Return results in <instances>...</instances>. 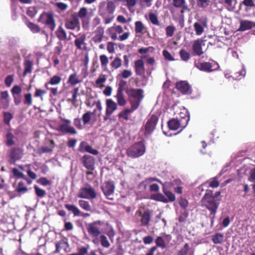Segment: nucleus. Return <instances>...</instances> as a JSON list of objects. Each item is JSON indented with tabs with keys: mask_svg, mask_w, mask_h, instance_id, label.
Wrapping results in <instances>:
<instances>
[{
	"mask_svg": "<svg viewBox=\"0 0 255 255\" xmlns=\"http://www.w3.org/2000/svg\"><path fill=\"white\" fill-rule=\"evenodd\" d=\"M23 149L20 147H11L7 152L8 162L14 164L16 161L19 160L23 157Z\"/></svg>",
	"mask_w": 255,
	"mask_h": 255,
	"instance_id": "obj_1",
	"label": "nucleus"
},
{
	"mask_svg": "<svg viewBox=\"0 0 255 255\" xmlns=\"http://www.w3.org/2000/svg\"><path fill=\"white\" fill-rule=\"evenodd\" d=\"M37 21L46 25L51 31H54L55 28L56 23L52 13L43 12L40 14Z\"/></svg>",
	"mask_w": 255,
	"mask_h": 255,
	"instance_id": "obj_2",
	"label": "nucleus"
},
{
	"mask_svg": "<svg viewBox=\"0 0 255 255\" xmlns=\"http://www.w3.org/2000/svg\"><path fill=\"white\" fill-rule=\"evenodd\" d=\"M61 121L63 122L64 124H61L59 126L57 130L63 133H69L70 134H76L77 132L76 130L73 127L70 126L71 122L70 120L65 119L62 117H59Z\"/></svg>",
	"mask_w": 255,
	"mask_h": 255,
	"instance_id": "obj_3",
	"label": "nucleus"
},
{
	"mask_svg": "<svg viewBox=\"0 0 255 255\" xmlns=\"http://www.w3.org/2000/svg\"><path fill=\"white\" fill-rule=\"evenodd\" d=\"M82 159L84 166L89 170L87 172V178L88 179H91L93 176L92 171L95 169V159L91 155H85L83 156Z\"/></svg>",
	"mask_w": 255,
	"mask_h": 255,
	"instance_id": "obj_4",
	"label": "nucleus"
},
{
	"mask_svg": "<svg viewBox=\"0 0 255 255\" xmlns=\"http://www.w3.org/2000/svg\"><path fill=\"white\" fill-rule=\"evenodd\" d=\"M62 81L61 77L58 75H54L49 80L48 82H46L44 84V87L47 90L50 91V97L55 96L58 94V88H49V85H57L60 83Z\"/></svg>",
	"mask_w": 255,
	"mask_h": 255,
	"instance_id": "obj_5",
	"label": "nucleus"
},
{
	"mask_svg": "<svg viewBox=\"0 0 255 255\" xmlns=\"http://www.w3.org/2000/svg\"><path fill=\"white\" fill-rule=\"evenodd\" d=\"M77 196L80 198L94 199L96 197V192L93 187L89 186L80 188Z\"/></svg>",
	"mask_w": 255,
	"mask_h": 255,
	"instance_id": "obj_6",
	"label": "nucleus"
},
{
	"mask_svg": "<svg viewBox=\"0 0 255 255\" xmlns=\"http://www.w3.org/2000/svg\"><path fill=\"white\" fill-rule=\"evenodd\" d=\"M65 26L68 29L74 30L77 28L79 29V21L76 16H72L71 18L66 20Z\"/></svg>",
	"mask_w": 255,
	"mask_h": 255,
	"instance_id": "obj_7",
	"label": "nucleus"
},
{
	"mask_svg": "<svg viewBox=\"0 0 255 255\" xmlns=\"http://www.w3.org/2000/svg\"><path fill=\"white\" fill-rule=\"evenodd\" d=\"M78 150L81 152H89L96 155V149H93L86 141H82L79 146Z\"/></svg>",
	"mask_w": 255,
	"mask_h": 255,
	"instance_id": "obj_8",
	"label": "nucleus"
},
{
	"mask_svg": "<svg viewBox=\"0 0 255 255\" xmlns=\"http://www.w3.org/2000/svg\"><path fill=\"white\" fill-rule=\"evenodd\" d=\"M24 18L25 19V24L33 33L40 32L41 28L38 25L30 22L25 16H24Z\"/></svg>",
	"mask_w": 255,
	"mask_h": 255,
	"instance_id": "obj_9",
	"label": "nucleus"
},
{
	"mask_svg": "<svg viewBox=\"0 0 255 255\" xmlns=\"http://www.w3.org/2000/svg\"><path fill=\"white\" fill-rule=\"evenodd\" d=\"M50 145L49 147L47 146H41L40 148L38 149L37 153L41 155L45 153L51 152L54 148L55 147V142L53 139L49 140Z\"/></svg>",
	"mask_w": 255,
	"mask_h": 255,
	"instance_id": "obj_10",
	"label": "nucleus"
},
{
	"mask_svg": "<svg viewBox=\"0 0 255 255\" xmlns=\"http://www.w3.org/2000/svg\"><path fill=\"white\" fill-rule=\"evenodd\" d=\"M0 103L3 108H7L9 106V94L7 91H1L0 93Z\"/></svg>",
	"mask_w": 255,
	"mask_h": 255,
	"instance_id": "obj_11",
	"label": "nucleus"
},
{
	"mask_svg": "<svg viewBox=\"0 0 255 255\" xmlns=\"http://www.w3.org/2000/svg\"><path fill=\"white\" fill-rule=\"evenodd\" d=\"M55 34L60 41L67 40V35L65 29L62 26H59L55 31Z\"/></svg>",
	"mask_w": 255,
	"mask_h": 255,
	"instance_id": "obj_12",
	"label": "nucleus"
},
{
	"mask_svg": "<svg viewBox=\"0 0 255 255\" xmlns=\"http://www.w3.org/2000/svg\"><path fill=\"white\" fill-rule=\"evenodd\" d=\"M56 246V251L55 252L59 253L60 250H63L65 252H66L67 250L69 248V244L68 242H65L63 240H60L58 242L56 243L55 244Z\"/></svg>",
	"mask_w": 255,
	"mask_h": 255,
	"instance_id": "obj_13",
	"label": "nucleus"
},
{
	"mask_svg": "<svg viewBox=\"0 0 255 255\" xmlns=\"http://www.w3.org/2000/svg\"><path fill=\"white\" fill-rule=\"evenodd\" d=\"M32 62L29 60L26 59L24 62V70L23 72V75L25 76L27 74L30 73L32 72Z\"/></svg>",
	"mask_w": 255,
	"mask_h": 255,
	"instance_id": "obj_14",
	"label": "nucleus"
},
{
	"mask_svg": "<svg viewBox=\"0 0 255 255\" xmlns=\"http://www.w3.org/2000/svg\"><path fill=\"white\" fill-rule=\"evenodd\" d=\"M82 82L76 73L71 74L68 78V83L71 85H75Z\"/></svg>",
	"mask_w": 255,
	"mask_h": 255,
	"instance_id": "obj_15",
	"label": "nucleus"
},
{
	"mask_svg": "<svg viewBox=\"0 0 255 255\" xmlns=\"http://www.w3.org/2000/svg\"><path fill=\"white\" fill-rule=\"evenodd\" d=\"M65 207L69 211H71L74 216H79L81 215V211L75 205L70 204H65Z\"/></svg>",
	"mask_w": 255,
	"mask_h": 255,
	"instance_id": "obj_16",
	"label": "nucleus"
},
{
	"mask_svg": "<svg viewBox=\"0 0 255 255\" xmlns=\"http://www.w3.org/2000/svg\"><path fill=\"white\" fill-rule=\"evenodd\" d=\"M96 112V109H94L93 112H87L82 116V120L84 125H87L90 123L91 120V115Z\"/></svg>",
	"mask_w": 255,
	"mask_h": 255,
	"instance_id": "obj_17",
	"label": "nucleus"
},
{
	"mask_svg": "<svg viewBox=\"0 0 255 255\" xmlns=\"http://www.w3.org/2000/svg\"><path fill=\"white\" fill-rule=\"evenodd\" d=\"M6 144L8 146H10L15 144V142L14 141V135L10 131H8L6 135Z\"/></svg>",
	"mask_w": 255,
	"mask_h": 255,
	"instance_id": "obj_18",
	"label": "nucleus"
},
{
	"mask_svg": "<svg viewBox=\"0 0 255 255\" xmlns=\"http://www.w3.org/2000/svg\"><path fill=\"white\" fill-rule=\"evenodd\" d=\"M85 39V36L82 35L80 38H77L75 40V44L78 49H82L83 48V45L84 44Z\"/></svg>",
	"mask_w": 255,
	"mask_h": 255,
	"instance_id": "obj_19",
	"label": "nucleus"
},
{
	"mask_svg": "<svg viewBox=\"0 0 255 255\" xmlns=\"http://www.w3.org/2000/svg\"><path fill=\"white\" fill-rule=\"evenodd\" d=\"M28 191L27 187L25 186L24 183L20 181L18 183L15 191L18 193H25Z\"/></svg>",
	"mask_w": 255,
	"mask_h": 255,
	"instance_id": "obj_20",
	"label": "nucleus"
},
{
	"mask_svg": "<svg viewBox=\"0 0 255 255\" xmlns=\"http://www.w3.org/2000/svg\"><path fill=\"white\" fill-rule=\"evenodd\" d=\"M87 230L89 234L96 236V222L89 224L87 226Z\"/></svg>",
	"mask_w": 255,
	"mask_h": 255,
	"instance_id": "obj_21",
	"label": "nucleus"
},
{
	"mask_svg": "<svg viewBox=\"0 0 255 255\" xmlns=\"http://www.w3.org/2000/svg\"><path fill=\"white\" fill-rule=\"evenodd\" d=\"M79 205L80 207L87 211H90L91 210V206L88 201L80 200L79 201Z\"/></svg>",
	"mask_w": 255,
	"mask_h": 255,
	"instance_id": "obj_22",
	"label": "nucleus"
},
{
	"mask_svg": "<svg viewBox=\"0 0 255 255\" xmlns=\"http://www.w3.org/2000/svg\"><path fill=\"white\" fill-rule=\"evenodd\" d=\"M34 189L35 194L37 197L43 198L45 196L46 191L40 188L38 186L35 185L34 186Z\"/></svg>",
	"mask_w": 255,
	"mask_h": 255,
	"instance_id": "obj_23",
	"label": "nucleus"
},
{
	"mask_svg": "<svg viewBox=\"0 0 255 255\" xmlns=\"http://www.w3.org/2000/svg\"><path fill=\"white\" fill-rule=\"evenodd\" d=\"M79 91V88H75L73 91H71L72 94V98L69 99L68 101L71 102L72 104H74L77 102V94Z\"/></svg>",
	"mask_w": 255,
	"mask_h": 255,
	"instance_id": "obj_24",
	"label": "nucleus"
},
{
	"mask_svg": "<svg viewBox=\"0 0 255 255\" xmlns=\"http://www.w3.org/2000/svg\"><path fill=\"white\" fill-rule=\"evenodd\" d=\"M88 249L87 247H82L78 248V252L77 253H73L69 255H87L88 254Z\"/></svg>",
	"mask_w": 255,
	"mask_h": 255,
	"instance_id": "obj_25",
	"label": "nucleus"
},
{
	"mask_svg": "<svg viewBox=\"0 0 255 255\" xmlns=\"http://www.w3.org/2000/svg\"><path fill=\"white\" fill-rule=\"evenodd\" d=\"M22 91L21 88L19 85H14L11 89V92L13 96L19 95Z\"/></svg>",
	"mask_w": 255,
	"mask_h": 255,
	"instance_id": "obj_26",
	"label": "nucleus"
},
{
	"mask_svg": "<svg viewBox=\"0 0 255 255\" xmlns=\"http://www.w3.org/2000/svg\"><path fill=\"white\" fill-rule=\"evenodd\" d=\"M12 119V115L9 112H3V122L6 125L9 124L11 120Z\"/></svg>",
	"mask_w": 255,
	"mask_h": 255,
	"instance_id": "obj_27",
	"label": "nucleus"
},
{
	"mask_svg": "<svg viewBox=\"0 0 255 255\" xmlns=\"http://www.w3.org/2000/svg\"><path fill=\"white\" fill-rule=\"evenodd\" d=\"M14 81V75H9L6 77L4 80V84L6 87H9Z\"/></svg>",
	"mask_w": 255,
	"mask_h": 255,
	"instance_id": "obj_28",
	"label": "nucleus"
},
{
	"mask_svg": "<svg viewBox=\"0 0 255 255\" xmlns=\"http://www.w3.org/2000/svg\"><path fill=\"white\" fill-rule=\"evenodd\" d=\"M24 104H26L28 106L31 105L32 103V98L31 94L30 93L26 94L24 95Z\"/></svg>",
	"mask_w": 255,
	"mask_h": 255,
	"instance_id": "obj_29",
	"label": "nucleus"
},
{
	"mask_svg": "<svg viewBox=\"0 0 255 255\" xmlns=\"http://www.w3.org/2000/svg\"><path fill=\"white\" fill-rule=\"evenodd\" d=\"M37 183L43 186L50 185L51 184L50 181L46 177H41L37 180Z\"/></svg>",
	"mask_w": 255,
	"mask_h": 255,
	"instance_id": "obj_30",
	"label": "nucleus"
},
{
	"mask_svg": "<svg viewBox=\"0 0 255 255\" xmlns=\"http://www.w3.org/2000/svg\"><path fill=\"white\" fill-rule=\"evenodd\" d=\"M12 172L14 177L18 178H24V175L18 169L14 168H13Z\"/></svg>",
	"mask_w": 255,
	"mask_h": 255,
	"instance_id": "obj_31",
	"label": "nucleus"
},
{
	"mask_svg": "<svg viewBox=\"0 0 255 255\" xmlns=\"http://www.w3.org/2000/svg\"><path fill=\"white\" fill-rule=\"evenodd\" d=\"M36 13V11L34 7H29L27 11L26 14L31 18H33Z\"/></svg>",
	"mask_w": 255,
	"mask_h": 255,
	"instance_id": "obj_32",
	"label": "nucleus"
},
{
	"mask_svg": "<svg viewBox=\"0 0 255 255\" xmlns=\"http://www.w3.org/2000/svg\"><path fill=\"white\" fill-rule=\"evenodd\" d=\"M55 5L61 10H65L68 7V5L66 3L61 2L56 3Z\"/></svg>",
	"mask_w": 255,
	"mask_h": 255,
	"instance_id": "obj_33",
	"label": "nucleus"
},
{
	"mask_svg": "<svg viewBox=\"0 0 255 255\" xmlns=\"http://www.w3.org/2000/svg\"><path fill=\"white\" fill-rule=\"evenodd\" d=\"M86 104L89 107H92L96 104V100L93 97L89 98L86 102Z\"/></svg>",
	"mask_w": 255,
	"mask_h": 255,
	"instance_id": "obj_34",
	"label": "nucleus"
},
{
	"mask_svg": "<svg viewBox=\"0 0 255 255\" xmlns=\"http://www.w3.org/2000/svg\"><path fill=\"white\" fill-rule=\"evenodd\" d=\"M74 125L77 128L79 129H81L83 128V126L81 124V120L80 119H75L74 120Z\"/></svg>",
	"mask_w": 255,
	"mask_h": 255,
	"instance_id": "obj_35",
	"label": "nucleus"
},
{
	"mask_svg": "<svg viewBox=\"0 0 255 255\" xmlns=\"http://www.w3.org/2000/svg\"><path fill=\"white\" fill-rule=\"evenodd\" d=\"M87 13V9L85 7L81 8L80 10L78 12V16L81 17L83 18L84 17Z\"/></svg>",
	"mask_w": 255,
	"mask_h": 255,
	"instance_id": "obj_36",
	"label": "nucleus"
},
{
	"mask_svg": "<svg viewBox=\"0 0 255 255\" xmlns=\"http://www.w3.org/2000/svg\"><path fill=\"white\" fill-rule=\"evenodd\" d=\"M45 93H46L45 91L40 89H36L35 94H34V96L36 97H42L43 95L45 94Z\"/></svg>",
	"mask_w": 255,
	"mask_h": 255,
	"instance_id": "obj_37",
	"label": "nucleus"
},
{
	"mask_svg": "<svg viewBox=\"0 0 255 255\" xmlns=\"http://www.w3.org/2000/svg\"><path fill=\"white\" fill-rule=\"evenodd\" d=\"M64 229L66 231H71L73 229V225L70 222H65L64 224Z\"/></svg>",
	"mask_w": 255,
	"mask_h": 255,
	"instance_id": "obj_38",
	"label": "nucleus"
},
{
	"mask_svg": "<svg viewBox=\"0 0 255 255\" xmlns=\"http://www.w3.org/2000/svg\"><path fill=\"white\" fill-rule=\"evenodd\" d=\"M77 142V140L76 139H71L68 140L67 142V146L69 147L73 148L75 146Z\"/></svg>",
	"mask_w": 255,
	"mask_h": 255,
	"instance_id": "obj_39",
	"label": "nucleus"
},
{
	"mask_svg": "<svg viewBox=\"0 0 255 255\" xmlns=\"http://www.w3.org/2000/svg\"><path fill=\"white\" fill-rule=\"evenodd\" d=\"M62 46L61 44H60V46H56L54 48V54L58 55H60V54L61 53V52H62Z\"/></svg>",
	"mask_w": 255,
	"mask_h": 255,
	"instance_id": "obj_40",
	"label": "nucleus"
},
{
	"mask_svg": "<svg viewBox=\"0 0 255 255\" xmlns=\"http://www.w3.org/2000/svg\"><path fill=\"white\" fill-rule=\"evenodd\" d=\"M27 175L28 176L32 179L33 180H35L37 178V175L34 172H33L32 171H31L30 169H28L27 171Z\"/></svg>",
	"mask_w": 255,
	"mask_h": 255,
	"instance_id": "obj_41",
	"label": "nucleus"
},
{
	"mask_svg": "<svg viewBox=\"0 0 255 255\" xmlns=\"http://www.w3.org/2000/svg\"><path fill=\"white\" fill-rule=\"evenodd\" d=\"M13 97L14 102L15 105H18L21 102V100H20V98H18L16 97L15 96H14Z\"/></svg>",
	"mask_w": 255,
	"mask_h": 255,
	"instance_id": "obj_42",
	"label": "nucleus"
},
{
	"mask_svg": "<svg viewBox=\"0 0 255 255\" xmlns=\"http://www.w3.org/2000/svg\"><path fill=\"white\" fill-rule=\"evenodd\" d=\"M58 214L61 217H65L66 215V212L63 210H59L58 212Z\"/></svg>",
	"mask_w": 255,
	"mask_h": 255,
	"instance_id": "obj_43",
	"label": "nucleus"
},
{
	"mask_svg": "<svg viewBox=\"0 0 255 255\" xmlns=\"http://www.w3.org/2000/svg\"><path fill=\"white\" fill-rule=\"evenodd\" d=\"M21 3L24 4H30L32 2L31 0H18Z\"/></svg>",
	"mask_w": 255,
	"mask_h": 255,
	"instance_id": "obj_44",
	"label": "nucleus"
},
{
	"mask_svg": "<svg viewBox=\"0 0 255 255\" xmlns=\"http://www.w3.org/2000/svg\"><path fill=\"white\" fill-rule=\"evenodd\" d=\"M53 62H54V66H56L57 65H58L59 64L60 62H59V59L57 58H56L53 60Z\"/></svg>",
	"mask_w": 255,
	"mask_h": 255,
	"instance_id": "obj_45",
	"label": "nucleus"
},
{
	"mask_svg": "<svg viewBox=\"0 0 255 255\" xmlns=\"http://www.w3.org/2000/svg\"><path fill=\"white\" fill-rule=\"evenodd\" d=\"M80 216H82L84 218H86L87 217L90 216V214L89 213H83L81 212Z\"/></svg>",
	"mask_w": 255,
	"mask_h": 255,
	"instance_id": "obj_46",
	"label": "nucleus"
},
{
	"mask_svg": "<svg viewBox=\"0 0 255 255\" xmlns=\"http://www.w3.org/2000/svg\"><path fill=\"white\" fill-rule=\"evenodd\" d=\"M23 179H25L28 184H31V181L28 178H26L25 176H24V178H23Z\"/></svg>",
	"mask_w": 255,
	"mask_h": 255,
	"instance_id": "obj_47",
	"label": "nucleus"
},
{
	"mask_svg": "<svg viewBox=\"0 0 255 255\" xmlns=\"http://www.w3.org/2000/svg\"><path fill=\"white\" fill-rule=\"evenodd\" d=\"M95 0H85V2L88 3H91L94 2Z\"/></svg>",
	"mask_w": 255,
	"mask_h": 255,
	"instance_id": "obj_48",
	"label": "nucleus"
},
{
	"mask_svg": "<svg viewBox=\"0 0 255 255\" xmlns=\"http://www.w3.org/2000/svg\"><path fill=\"white\" fill-rule=\"evenodd\" d=\"M40 33H41V34H46V33L45 31V30H41V31Z\"/></svg>",
	"mask_w": 255,
	"mask_h": 255,
	"instance_id": "obj_49",
	"label": "nucleus"
},
{
	"mask_svg": "<svg viewBox=\"0 0 255 255\" xmlns=\"http://www.w3.org/2000/svg\"><path fill=\"white\" fill-rule=\"evenodd\" d=\"M89 255H96V253H95V251H92L91 252V253Z\"/></svg>",
	"mask_w": 255,
	"mask_h": 255,
	"instance_id": "obj_50",
	"label": "nucleus"
},
{
	"mask_svg": "<svg viewBox=\"0 0 255 255\" xmlns=\"http://www.w3.org/2000/svg\"><path fill=\"white\" fill-rule=\"evenodd\" d=\"M4 188V185L2 184H0V190Z\"/></svg>",
	"mask_w": 255,
	"mask_h": 255,
	"instance_id": "obj_51",
	"label": "nucleus"
},
{
	"mask_svg": "<svg viewBox=\"0 0 255 255\" xmlns=\"http://www.w3.org/2000/svg\"><path fill=\"white\" fill-rule=\"evenodd\" d=\"M35 255H42L40 253H36Z\"/></svg>",
	"mask_w": 255,
	"mask_h": 255,
	"instance_id": "obj_52",
	"label": "nucleus"
},
{
	"mask_svg": "<svg viewBox=\"0 0 255 255\" xmlns=\"http://www.w3.org/2000/svg\"><path fill=\"white\" fill-rule=\"evenodd\" d=\"M95 37H93V40L96 41Z\"/></svg>",
	"mask_w": 255,
	"mask_h": 255,
	"instance_id": "obj_53",
	"label": "nucleus"
},
{
	"mask_svg": "<svg viewBox=\"0 0 255 255\" xmlns=\"http://www.w3.org/2000/svg\"><path fill=\"white\" fill-rule=\"evenodd\" d=\"M93 241L94 243H96V239L93 240Z\"/></svg>",
	"mask_w": 255,
	"mask_h": 255,
	"instance_id": "obj_54",
	"label": "nucleus"
},
{
	"mask_svg": "<svg viewBox=\"0 0 255 255\" xmlns=\"http://www.w3.org/2000/svg\"><path fill=\"white\" fill-rule=\"evenodd\" d=\"M19 168L23 169V168L21 166H19Z\"/></svg>",
	"mask_w": 255,
	"mask_h": 255,
	"instance_id": "obj_55",
	"label": "nucleus"
},
{
	"mask_svg": "<svg viewBox=\"0 0 255 255\" xmlns=\"http://www.w3.org/2000/svg\"><path fill=\"white\" fill-rule=\"evenodd\" d=\"M25 255H30L29 254H25Z\"/></svg>",
	"mask_w": 255,
	"mask_h": 255,
	"instance_id": "obj_56",
	"label": "nucleus"
}]
</instances>
